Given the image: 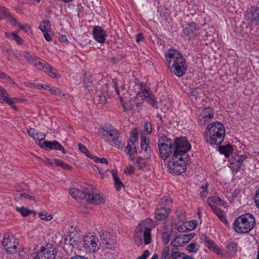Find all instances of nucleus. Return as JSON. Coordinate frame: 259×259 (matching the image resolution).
I'll return each mask as SVG.
<instances>
[{"label":"nucleus","instance_id":"57","mask_svg":"<svg viewBox=\"0 0 259 259\" xmlns=\"http://www.w3.org/2000/svg\"><path fill=\"white\" fill-rule=\"evenodd\" d=\"M184 237L185 244L188 243L194 236L193 234H185L182 235Z\"/></svg>","mask_w":259,"mask_h":259},{"label":"nucleus","instance_id":"37","mask_svg":"<svg viewBox=\"0 0 259 259\" xmlns=\"http://www.w3.org/2000/svg\"><path fill=\"white\" fill-rule=\"evenodd\" d=\"M170 247L168 246L165 247L161 253L160 259H171Z\"/></svg>","mask_w":259,"mask_h":259},{"label":"nucleus","instance_id":"35","mask_svg":"<svg viewBox=\"0 0 259 259\" xmlns=\"http://www.w3.org/2000/svg\"><path fill=\"white\" fill-rule=\"evenodd\" d=\"M39 29L44 32L49 31L51 28V25L48 20H43L39 26Z\"/></svg>","mask_w":259,"mask_h":259},{"label":"nucleus","instance_id":"1","mask_svg":"<svg viewBox=\"0 0 259 259\" xmlns=\"http://www.w3.org/2000/svg\"><path fill=\"white\" fill-rule=\"evenodd\" d=\"M165 59L172 73L179 77L185 74L187 65L186 60L179 52L176 50H169L165 53Z\"/></svg>","mask_w":259,"mask_h":259},{"label":"nucleus","instance_id":"34","mask_svg":"<svg viewBox=\"0 0 259 259\" xmlns=\"http://www.w3.org/2000/svg\"><path fill=\"white\" fill-rule=\"evenodd\" d=\"M1 50L3 54L5 55V56L9 60H10L14 55L13 52L11 49L7 48L4 46L1 47Z\"/></svg>","mask_w":259,"mask_h":259},{"label":"nucleus","instance_id":"7","mask_svg":"<svg viewBox=\"0 0 259 259\" xmlns=\"http://www.w3.org/2000/svg\"><path fill=\"white\" fill-rule=\"evenodd\" d=\"M187 157L183 156L172 155L168 160V170L174 175H180L185 171L186 169V162L185 159Z\"/></svg>","mask_w":259,"mask_h":259},{"label":"nucleus","instance_id":"15","mask_svg":"<svg viewBox=\"0 0 259 259\" xmlns=\"http://www.w3.org/2000/svg\"><path fill=\"white\" fill-rule=\"evenodd\" d=\"M40 147L46 150H58L61 151L63 153H66L65 148L56 141H45L41 143Z\"/></svg>","mask_w":259,"mask_h":259},{"label":"nucleus","instance_id":"55","mask_svg":"<svg viewBox=\"0 0 259 259\" xmlns=\"http://www.w3.org/2000/svg\"><path fill=\"white\" fill-rule=\"evenodd\" d=\"M38 215L41 220L47 221H51L53 218V216L52 215L49 214V215H47V214H43L42 212H39Z\"/></svg>","mask_w":259,"mask_h":259},{"label":"nucleus","instance_id":"25","mask_svg":"<svg viewBox=\"0 0 259 259\" xmlns=\"http://www.w3.org/2000/svg\"><path fill=\"white\" fill-rule=\"evenodd\" d=\"M38 70H42L44 72L47 71V67L49 64L46 63L44 60L38 57H36L34 60V63H32Z\"/></svg>","mask_w":259,"mask_h":259},{"label":"nucleus","instance_id":"54","mask_svg":"<svg viewBox=\"0 0 259 259\" xmlns=\"http://www.w3.org/2000/svg\"><path fill=\"white\" fill-rule=\"evenodd\" d=\"M144 130L148 134H151L152 132L151 124L149 121H146L144 123Z\"/></svg>","mask_w":259,"mask_h":259},{"label":"nucleus","instance_id":"50","mask_svg":"<svg viewBox=\"0 0 259 259\" xmlns=\"http://www.w3.org/2000/svg\"><path fill=\"white\" fill-rule=\"evenodd\" d=\"M9 21L14 25H17L19 26V30H22L24 29V27L17 20L14 18V17H11V19L9 20Z\"/></svg>","mask_w":259,"mask_h":259},{"label":"nucleus","instance_id":"28","mask_svg":"<svg viewBox=\"0 0 259 259\" xmlns=\"http://www.w3.org/2000/svg\"><path fill=\"white\" fill-rule=\"evenodd\" d=\"M19 55L21 57H24L27 61V63L31 64L34 63V60L36 57V56L32 55L29 52L27 51L20 52L19 53Z\"/></svg>","mask_w":259,"mask_h":259},{"label":"nucleus","instance_id":"60","mask_svg":"<svg viewBox=\"0 0 259 259\" xmlns=\"http://www.w3.org/2000/svg\"><path fill=\"white\" fill-rule=\"evenodd\" d=\"M150 252L148 250H145L144 251L142 255L138 257L137 259H147L149 256Z\"/></svg>","mask_w":259,"mask_h":259},{"label":"nucleus","instance_id":"44","mask_svg":"<svg viewBox=\"0 0 259 259\" xmlns=\"http://www.w3.org/2000/svg\"><path fill=\"white\" fill-rule=\"evenodd\" d=\"M69 194H78L79 193H80V194H91V192H87L84 191H81L80 190L77 189L75 188H70L69 190ZM92 193H94V191H92L91 192Z\"/></svg>","mask_w":259,"mask_h":259},{"label":"nucleus","instance_id":"24","mask_svg":"<svg viewBox=\"0 0 259 259\" xmlns=\"http://www.w3.org/2000/svg\"><path fill=\"white\" fill-rule=\"evenodd\" d=\"M204 243L208 248L213 250L218 255H223L222 251L219 247V246L215 244L214 242L207 237H204Z\"/></svg>","mask_w":259,"mask_h":259},{"label":"nucleus","instance_id":"21","mask_svg":"<svg viewBox=\"0 0 259 259\" xmlns=\"http://www.w3.org/2000/svg\"><path fill=\"white\" fill-rule=\"evenodd\" d=\"M169 207H160L155 212V218L158 221L165 220L170 211Z\"/></svg>","mask_w":259,"mask_h":259},{"label":"nucleus","instance_id":"3","mask_svg":"<svg viewBox=\"0 0 259 259\" xmlns=\"http://www.w3.org/2000/svg\"><path fill=\"white\" fill-rule=\"evenodd\" d=\"M155 223L150 219H146L141 222L137 227L135 232V241L139 246L142 244L141 236H143L145 244L151 242V230L155 227Z\"/></svg>","mask_w":259,"mask_h":259},{"label":"nucleus","instance_id":"17","mask_svg":"<svg viewBox=\"0 0 259 259\" xmlns=\"http://www.w3.org/2000/svg\"><path fill=\"white\" fill-rule=\"evenodd\" d=\"M247 19L251 25H259V8L252 7L247 15Z\"/></svg>","mask_w":259,"mask_h":259},{"label":"nucleus","instance_id":"32","mask_svg":"<svg viewBox=\"0 0 259 259\" xmlns=\"http://www.w3.org/2000/svg\"><path fill=\"white\" fill-rule=\"evenodd\" d=\"M11 14L7 9L5 7H0V21L3 18L8 19L9 20L11 19Z\"/></svg>","mask_w":259,"mask_h":259},{"label":"nucleus","instance_id":"53","mask_svg":"<svg viewBox=\"0 0 259 259\" xmlns=\"http://www.w3.org/2000/svg\"><path fill=\"white\" fill-rule=\"evenodd\" d=\"M138 136V130L137 128H135L131 133V139L134 142H136L137 140V137Z\"/></svg>","mask_w":259,"mask_h":259},{"label":"nucleus","instance_id":"14","mask_svg":"<svg viewBox=\"0 0 259 259\" xmlns=\"http://www.w3.org/2000/svg\"><path fill=\"white\" fill-rule=\"evenodd\" d=\"M214 117V112L210 107L203 108L201 110L198 117L199 123L201 125H204L209 123Z\"/></svg>","mask_w":259,"mask_h":259},{"label":"nucleus","instance_id":"51","mask_svg":"<svg viewBox=\"0 0 259 259\" xmlns=\"http://www.w3.org/2000/svg\"><path fill=\"white\" fill-rule=\"evenodd\" d=\"M91 159H94V161L97 162L105 164L108 163L107 159L105 158H100L97 156H93V157H91Z\"/></svg>","mask_w":259,"mask_h":259},{"label":"nucleus","instance_id":"12","mask_svg":"<svg viewBox=\"0 0 259 259\" xmlns=\"http://www.w3.org/2000/svg\"><path fill=\"white\" fill-rule=\"evenodd\" d=\"M113 87L115 92L119 96V99L121 102L122 106L124 112L130 111L133 109V104L132 102V99L128 97V95H124V96H119V91L118 88V81L117 79H113Z\"/></svg>","mask_w":259,"mask_h":259},{"label":"nucleus","instance_id":"29","mask_svg":"<svg viewBox=\"0 0 259 259\" xmlns=\"http://www.w3.org/2000/svg\"><path fill=\"white\" fill-rule=\"evenodd\" d=\"M237 245L236 243L231 242L227 246V252L230 256H234L237 252Z\"/></svg>","mask_w":259,"mask_h":259},{"label":"nucleus","instance_id":"52","mask_svg":"<svg viewBox=\"0 0 259 259\" xmlns=\"http://www.w3.org/2000/svg\"><path fill=\"white\" fill-rule=\"evenodd\" d=\"M210 208L213 212L218 217L223 214L222 210L215 205H210Z\"/></svg>","mask_w":259,"mask_h":259},{"label":"nucleus","instance_id":"45","mask_svg":"<svg viewBox=\"0 0 259 259\" xmlns=\"http://www.w3.org/2000/svg\"><path fill=\"white\" fill-rule=\"evenodd\" d=\"M54 163L57 165H60L61 167L65 168L66 169H72L71 166H70V165L66 164L65 163L59 160L58 159H54Z\"/></svg>","mask_w":259,"mask_h":259},{"label":"nucleus","instance_id":"11","mask_svg":"<svg viewBox=\"0 0 259 259\" xmlns=\"http://www.w3.org/2000/svg\"><path fill=\"white\" fill-rule=\"evenodd\" d=\"M18 243L17 240L9 233L4 234L2 244L5 249L9 253H14L17 251Z\"/></svg>","mask_w":259,"mask_h":259},{"label":"nucleus","instance_id":"58","mask_svg":"<svg viewBox=\"0 0 259 259\" xmlns=\"http://www.w3.org/2000/svg\"><path fill=\"white\" fill-rule=\"evenodd\" d=\"M208 186V184L207 183H204L203 184L201 187L202 190L200 191L199 194H204L205 193H208V191L207 190Z\"/></svg>","mask_w":259,"mask_h":259},{"label":"nucleus","instance_id":"8","mask_svg":"<svg viewBox=\"0 0 259 259\" xmlns=\"http://www.w3.org/2000/svg\"><path fill=\"white\" fill-rule=\"evenodd\" d=\"M173 146L174 153L172 155L187 157L186 153L191 148V145L186 137H181L176 138L173 142Z\"/></svg>","mask_w":259,"mask_h":259},{"label":"nucleus","instance_id":"5","mask_svg":"<svg viewBox=\"0 0 259 259\" xmlns=\"http://www.w3.org/2000/svg\"><path fill=\"white\" fill-rule=\"evenodd\" d=\"M100 134L102 138L111 145L118 148L123 147V144L118 130L111 125L107 124L102 127Z\"/></svg>","mask_w":259,"mask_h":259},{"label":"nucleus","instance_id":"2","mask_svg":"<svg viewBox=\"0 0 259 259\" xmlns=\"http://www.w3.org/2000/svg\"><path fill=\"white\" fill-rule=\"evenodd\" d=\"M225 135L223 124L216 121L207 125L204 133V138L206 143L211 145H219L223 142Z\"/></svg>","mask_w":259,"mask_h":259},{"label":"nucleus","instance_id":"31","mask_svg":"<svg viewBox=\"0 0 259 259\" xmlns=\"http://www.w3.org/2000/svg\"><path fill=\"white\" fill-rule=\"evenodd\" d=\"M127 153L130 155H134L136 152V147L135 142L132 140H129L126 147Z\"/></svg>","mask_w":259,"mask_h":259},{"label":"nucleus","instance_id":"42","mask_svg":"<svg viewBox=\"0 0 259 259\" xmlns=\"http://www.w3.org/2000/svg\"><path fill=\"white\" fill-rule=\"evenodd\" d=\"M108 94L105 91H101V95L99 97V104H104L107 102Z\"/></svg>","mask_w":259,"mask_h":259},{"label":"nucleus","instance_id":"49","mask_svg":"<svg viewBox=\"0 0 259 259\" xmlns=\"http://www.w3.org/2000/svg\"><path fill=\"white\" fill-rule=\"evenodd\" d=\"M75 240L74 238L71 236V234H69L68 236H67L65 239L66 245H69V246H71L72 247H73V245L72 244L73 243L75 242Z\"/></svg>","mask_w":259,"mask_h":259},{"label":"nucleus","instance_id":"22","mask_svg":"<svg viewBox=\"0 0 259 259\" xmlns=\"http://www.w3.org/2000/svg\"><path fill=\"white\" fill-rule=\"evenodd\" d=\"M84 200L92 204H100L104 203L105 198L104 195H83Z\"/></svg>","mask_w":259,"mask_h":259},{"label":"nucleus","instance_id":"19","mask_svg":"<svg viewBox=\"0 0 259 259\" xmlns=\"http://www.w3.org/2000/svg\"><path fill=\"white\" fill-rule=\"evenodd\" d=\"M141 153L146 159L149 158L151 155V150L149 146V140L142 136L141 140Z\"/></svg>","mask_w":259,"mask_h":259},{"label":"nucleus","instance_id":"27","mask_svg":"<svg viewBox=\"0 0 259 259\" xmlns=\"http://www.w3.org/2000/svg\"><path fill=\"white\" fill-rule=\"evenodd\" d=\"M207 202L210 207V205H214L212 203L223 206H226L227 204L225 201L217 196H211L209 197L207 199Z\"/></svg>","mask_w":259,"mask_h":259},{"label":"nucleus","instance_id":"13","mask_svg":"<svg viewBox=\"0 0 259 259\" xmlns=\"http://www.w3.org/2000/svg\"><path fill=\"white\" fill-rule=\"evenodd\" d=\"M57 251L53 246H42L34 259H55Z\"/></svg>","mask_w":259,"mask_h":259},{"label":"nucleus","instance_id":"33","mask_svg":"<svg viewBox=\"0 0 259 259\" xmlns=\"http://www.w3.org/2000/svg\"><path fill=\"white\" fill-rule=\"evenodd\" d=\"M112 176L113 177L115 188L117 190H119L123 186V184L115 172H112Z\"/></svg>","mask_w":259,"mask_h":259},{"label":"nucleus","instance_id":"43","mask_svg":"<svg viewBox=\"0 0 259 259\" xmlns=\"http://www.w3.org/2000/svg\"><path fill=\"white\" fill-rule=\"evenodd\" d=\"M189 96L192 100L196 99L199 95L197 89H191L188 92Z\"/></svg>","mask_w":259,"mask_h":259},{"label":"nucleus","instance_id":"64","mask_svg":"<svg viewBox=\"0 0 259 259\" xmlns=\"http://www.w3.org/2000/svg\"><path fill=\"white\" fill-rule=\"evenodd\" d=\"M89 82L90 83H93L92 76L89 75L88 77L85 76L83 80V83L86 84Z\"/></svg>","mask_w":259,"mask_h":259},{"label":"nucleus","instance_id":"63","mask_svg":"<svg viewBox=\"0 0 259 259\" xmlns=\"http://www.w3.org/2000/svg\"><path fill=\"white\" fill-rule=\"evenodd\" d=\"M156 118H157V123L158 124H159L160 125H162L163 123V118L162 116L160 114L158 113L156 115Z\"/></svg>","mask_w":259,"mask_h":259},{"label":"nucleus","instance_id":"9","mask_svg":"<svg viewBox=\"0 0 259 259\" xmlns=\"http://www.w3.org/2000/svg\"><path fill=\"white\" fill-rule=\"evenodd\" d=\"M158 149L161 158L165 160L169 155L174 153L173 142L165 136L161 137L158 142Z\"/></svg>","mask_w":259,"mask_h":259},{"label":"nucleus","instance_id":"10","mask_svg":"<svg viewBox=\"0 0 259 259\" xmlns=\"http://www.w3.org/2000/svg\"><path fill=\"white\" fill-rule=\"evenodd\" d=\"M98 241L99 239L97 237L90 233L84 235L83 247L89 252H96L100 249V245L98 243Z\"/></svg>","mask_w":259,"mask_h":259},{"label":"nucleus","instance_id":"18","mask_svg":"<svg viewBox=\"0 0 259 259\" xmlns=\"http://www.w3.org/2000/svg\"><path fill=\"white\" fill-rule=\"evenodd\" d=\"M100 237L102 243L106 245L107 248L112 249L114 247L116 240L109 232H104Z\"/></svg>","mask_w":259,"mask_h":259},{"label":"nucleus","instance_id":"62","mask_svg":"<svg viewBox=\"0 0 259 259\" xmlns=\"http://www.w3.org/2000/svg\"><path fill=\"white\" fill-rule=\"evenodd\" d=\"M78 149L82 153H85L88 151L87 148L84 146V145H83V144H82L81 143H79L78 144Z\"/></svg>","mask_w":259,"mask_h":259},{"label":"nucleus","instance_id":"36","mask_svg":"<svg viewBox=\"0 0 259 259\" xmlns=\"http://www.w3.org/2000/svg\"><path fill=\"white\" fill-rule=\"evenodd\" d=\"M172 203V199L169 195H164L159 202L160 205L169 206Z\"/></svg>","mask_w":259,"mask_h":259},{"label":"nucleus","instance_id":"16","mask_svg":"<svg viewBox=\"0 0 259 259\" xmlns=\"http://www.w3.org/2000/svg\"><path fill=\"white\" fill-rule=\"evenodd\" d=\"M94 39L98 42L102 44L105 42L106 33L105 30L101 26H94L93 30Z\"/></svg>","mask_w":259,"mask_h":259},{"label":"nucleus","instance_id":"40","mask_svg":"<svg viewBox=\"0 0 259 259\" xmlns=\"http://www.w3.org/2000/svg\"><path fill=\"white\" fill-rule=\"evenodd\" d=\"M198 248L199 245L196 242L191 243L186 247L187 250L192 253L196 252L198 249Z\"/></svg>","mask_w":259,"mask_h":259},{"label":"nucleus","instance_id":"56","mask_svg":"<svg viewBox=\"0 0 259 259\" xmlns=\"http://www.w3.org/2000/svg\"><path fill=\"white\" fill-rule=\"evenodd\" d=\"M5 36L6 37L10 38L11 40H15L16 37L18 36L19 35L17 33L13 32L12 33L6 32Z\"/></svg>","mask_w":259,"mask_h":259},{"label":"nucleus","instance_id":"41","mask_svg":"<svg viewBox=\"0 0 259 259\" xmlns=\"http://www.w3.org/2000/svg\"><path fill=\"white\" fill-rule=\"evenodd\" d=\"M16 209L23 217H27L32 212V211L30 210L28 208H26L23 206L20 207H16Z\"/></svg>","mask_w":259,"mask_h":259},{"label":"nucleus","instance_id":"48","mask_svg":"<svg viewBox=\"0 0 259 259\" xmlns=\"http://www.w3.org/2000/svg\"><path fill=\"white\" fill-rule=\"evenodd\" d=\"M170 234L169 232H164L162 233V238L163 243L164 244H167L170 240Z\"/></svg>","mask_w":259,"mask_h":259},{"label":"nucleus","instance_id":"46","mask_svg":"<svg viewBox=\"0 0 259 259\" xmlns=\"http://www.w3.org/2000/svg\"><path fill=\"white\" fill-rule=\"evenodd\" d=\"M48 74L52 77H57V71L53 69V68L49 64V66L47 67V71Z\"/></svg>","mask_w":259,"mask_h":259},{"label":"nucleus","instance_id":"6","mask_svg":"<svg viewBox=\"0 0 259 259\" xmlns=\"http://www.w3.org/2000/svg\"><path fill=\"white\" fill-rule=\"evenodd\" d=\"M255 224L254 218L249 213H245L236 219L233 223V229L237 233H247L253 228Z\"/></svg>","mask_w":259,"mask_h":259},{"label":"nucleus","instance_id":"59","mask_svg":"<svg viewBox=\"0 0 259 259\" xmlns=\"http://www.w3.org/2000/svg\"><path fill=\"white\" fill-rule=\"evenodd\" d=\"M7 95H6L5 96H4L3 101L4 102H6V103H7L8 104H9L10 105L13 104L14 102H13V98H10V97L7 96Z\"/></svg>","mask_w":259,"mask_h":259},{"label":"nucleus","instance_id":"4","mask_svg":"<svg viewBox=\"0 0 259 259\" xmlns=\"http://www.w3.org/2000/svg\"><path fill=\"white\" fill-rule=\"evenodd\" d=\"M136 84L139 87L140 90L137 93L133 101L136 106L137 107L141 106L143 100L146 99L153 107L158 109L157 102L148 86L143 82H136Z\"/></svg>","mask_w":259,"mask_h":259},{"label":"nucleus","instance_id":"38","mask_svg":"<svg viewBox=\"0 0 259 259\" xmlns=\"http://www.w3.org/2000/svg\"><path fill=\"white\" fill-rule=\"evenodd\" d=\"M49 92L53 95L56 96H63L64 97H68L69 95L66 93H62L61 91L57 88L53 87L49 89Z\"/></svg>","mask_w":259,"mask_h":259},{"label":"nucleus","instance_id":"23","mask_svg":"<svg viewBox=\"0 0 259 259\" xmlns=\"http://www.w3.org/2000/svg\"><path fill=\"white\" fill-rule=\"evenodd\" d=\"M197 25L192 23L188 24L184 29V34L189 39L194 38L196 35Z\"/></svg>","mask_w":259,"mask_h":259},{"label":"nucleus","instance_id":"61","mask_svg":"<svg viewBox=\"0 0 259 259\" xmlns=\"http://www.w3.org/2000/svg\"><path fill=\"white\" fill-rule=\"evenodd\" d=\"M27 132L28 133V135L32 138L35 137V134L36 133V132L34 128L30 127L27 130Z\"/></svg>","mask_w":259,"mask_h":259},{"label":"nucleus","instance_id":"47","mask_svg":"<svg viewBox=\"0 0 259 259\" xmlns=\"http://www.w3.org/2000/svg\"><path fill=\"white\" fill-rule=\"evenodd\" d=\"M184 253L180 252L172 251L171 253V259H183Z\"/></svg>","mask_w":259,"mask_h":259},{"label":"nucleus","instance_id":"30","mask_svg":"<svg viewBox=\"0 0 259 259\" xmlns=\"http://www.w3.org/2000/svg\"><path fill=\"white\" fill-rule=\"evenodd\" d=\"M170 245L175 247H178L184 246L186 244L184 242V237L181 235L176 237L175 239L171 242Z\"/></svg>","mask_w":259,"mask_h":259},{"label":"nucleus","instance_id":"20","mask_svg":"<svg viewBox=\"0 0 259 259\" xmlns=\"http://www.w3.org/2000/svg\"><path fill=\"white\" fill-rule=\"evenodd\" d=\"M244 159L245 157L243 155L233 156L230 160V164L232 166V168L237 172L243 165L242 162Z\"/></svg>","mask_w":259,"mask_h":259},{"label":"nucleus","instance_id":"26","mask_svg":"<svg viewBox=\"0 0 259 259\" xmlns=\"http://www.w3.org/2000/svg\"><path fill=\"white\" fill-rule=\"evenodd\" d=\"M233 150V146L230 144L226 146H220L219 147V151L220 153L224 154L227 158L229 157L232 154Z\"/></svg>","mask_w":259,"mask_h":259},{"label":"nucleus","instance_id":"39","mask_svg":"<svg viewBox=\"0 0 259 259\" xmlns=\"http://www.w3.org/2000/svg\"><path fill=\"white\" fill-rule=\"evenodd\" d=\"M136 165L139 169H143L146 166V162L145 159L140 157L137 158L136 161Z\"/></svg>","mask_w":259,"mask_h":259}]
</instances>
